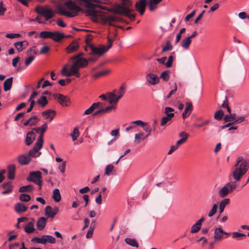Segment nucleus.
<instances>
[{"instance_id": "f257e3e1", "label": "nucleus", "mask_w": 249, "mask_h": 249, "mask_svg": "<svg viewBox=\"0 0 249 249\" xmlns=\"http://www.w3.org/2000/svg\"><path fill=\"white\" fill-rule=\"evenodd\" d=\"M71 60L74 61V62L69 70H68V65H65L61 71V74L67 77L74 75L76 77H80L81 74L79 70L88 66V60L85 58L79 57V55L72 56Z\"/></svg>"}, {"instance_id": "f03ea898", "label": "nucleus", "mask_w": 249, "mask_h": 249, "mask_svg": "<svg viewBox=\"0 0 249 249\" xmlns=\"http://www.w3.org/2000/svg\"><path fill=\"white\" fill-rule=\"evenodd\" d=\"M65 6L72 12L67 11L65 8L61 5L57 7L58 13L61 15L66 16L68 18H73L77 15L79 12H81L82 9L72 0H68L65 2Z\"/></svg>"}, {"instance_id": "7ed1b4c3", "label": "nucleus", "mask_w": 249, "mask_h": 249, "mask_svg": "<svg viewBox=\"0 0 249 249\" xmlns=\"http://www.w3.org/2000/svg\"><path fill=\"white\" fill-rule=\"evenodd\" d=\"M132 4L130 0H122L121 4L117 5L114 9V12L120 15H124L128 17L130 20H134L135 16L131 12L133 11L130 9Z\"/></svg>"}, {"instance_id": "20e7f679", "label": "nucleus", "mask_w": 249, "mask_h": 249, "mask_svg": "<svg viewBox=\"0 0 249 249\" xmlns=\"http://www.w3.org/2000/svg\"><path fill=\"white\" fill-rule=\"evenodd\" d=\"M87 13L89 15L94 17L97 18L99 17V18L101 20L103 23L105 24H108L110 25H112V23L117 20V18L115 16L112 15H99L100 12L94 9V8H88Z\"/></svg>"}, {"instance_id": "39448f33", "label": "nucleus", "mask_w": 249, "mask_h": 249, "mask_svg": "<svg viewBox=\"0 0 249 249\" xmlns=\"http://www.w3.org/2000/svg\"><path fill=\"white\" fill-rule=\"evenodd\" d=\"M235 169L232 172V177L236 181L240 180L249 169L248 162L244 160L240 164H234Z\"/></svg>"}, {"instance_id": "423d86ee", "label": "nucleus", "mask_w": 249, "mask_h": 249, "mask_svg": "<svg viewBox=\"0 0 249 249\" xmlns=\"http://www.w3.org/2000/svg\"><path fill=\"white\" fill-rule=\"evenodd\" d=\"M125 93V88L124 86L122 85L119 90L114 89L112 92H109L107 93V96L109 100V103L110 104L114 103L116 105L119 100L121 99Z\"/></svg>"}, {"instance_id": "0eeeda50", "label": "nucleus", "mask_w": 249, "mask_h": 249, "mask_svg": "<svg viewBox=\"0 0 249 249\" xmlns=\"http://www.w3.org/2000/svg\"><path fill=\"white\" fill-rule=\"evenodd\" d=\"M108 45L107 46L101 45L99 47H95L91 46L90 49L91 50L90 53L98 55L100 56L106 53L112 46L113 40L109 37H107Z\"/></svg>"}, {"instance_id": "6e6552de", "label": "nucleus", "mask_w": 249, "mask_h": 249, "mask_svg": "<svg viewBox=\"0 0 249 249\" xmlns=\"http://www.w3.org/2000/svg\"><path fill=\"white\" fill-rule=\"evenodd\" d=\"M26 179L28 181L33 182L37 185L39 190L41 189L42 180V173L40 171H36L30 172Z\"/></svg>"}, {"instance_id": "1a4fd4ad", "label": "nucleus", "mask_w": 249, "mask_h": 249, "mask_svg": "<svg viewBox=\"0 0 249 249\" xmlns=\"http://www.w3.org/2000/svg\"><path fill=\"white\" fill-rule=\"evenodd\" d=\"M237 187V183L235 181H231L226 184L219 191L218 195L221 198H224L228 194L234 191Z\"/></svg>"}, {"instance_id": "9d476101", "label": "nucleus", "mask_w": 249, "mask_h": 249, "mask_svg": "<svg viewBox=\"0 0 249 249\" xmlns=\"http://www.w3.org/2000/svg\"><path fill=\"white\" fill-rule=\"evenodd\" d=\"M37 50L36 46L30 48L26 52V54L28 57L25 60V65L28 66L35 58L36 55L37 54Z\"/></svg>"}, {"instance_id": "9b49d317", "label": "nucleus", "mask_w": 249, "mask_h": 249, "mask_svg": "<svg viewBox=\"0 0 249 249\" xmlns=\"http://www.w3.org/2000/svg\"><path fill=\"white\" fill-rule=\"evenodd\" d=\"M43 142L36 141L33 148L29 150V155L31 157H37L40 155V152H38L39 150L42 147Z\"/></svg>"}, {"instance_id": "f8f14e48", "label": "nucleus", "mask_w": 249, "mask_h": 249, "mask_svg": "<svg viewBox=\"0 0 249 249\" xmlns=\"http://www.w3.org/2000/svg\"><path fill=\"white\" fill-rule=\"evenodd\" d=\"M48 128L47 124L45 123L42 125L40 127H36L34 128V130L37 133H40V136L38 138L37 141L43 142V134L46 131Z\"/></svg>"}, {"instance_id": "ddd939ff", "label": "nucleus", "mask_w": 249, "mask_h": 249, "mask_svg": "<svg viewBox=\"0 0 249 249\" xmlns=\"http://www.w3.org/2000/svg\"><path fill=\"white\" fill-rule=\"evenodd\" d=\"M146 3V0H140L135 4L136 10L140 13L141 15H142L145 12Z\"/></svg>"}, {"instance_id": "4468645a", "label": "nucleus", "mask_w": 249, "mask_h": 249, "mask_svg": "<svg viewBox=\"0 0 249 249\" xmlns=\"http://www.w3.org/2000/svg\"><path fill=\"white\" fill-rule=\"evenodd\" d=\"M53 96L62 106H68L69 99L67 96L59 93H55Z\"/></svg>"}, {"instance_id": "2eb2a0df", "label": "nucleus", "mask_w": 249, "mask_h": 249, "mask_svg": "<svg viewBox=\"0 0 249 249\" xmlns=\"http://www.w3.org/2000/svg\"><path fill=\"white\" fill-rule=\"evenodd\" d=\"M146 79L147 81L152 85H155L159 82V78L158 75L154 73H148Z\"/></svg>"}, {"instance_id": "dca6fc26", "label": "nucleus", "mask_w": 249, "mask_h": 249, "mask_svg": "<svg viewBox=\"0 0 249 249\" xmlns=\"http://www.w3.org/2000/svg\"><path fill=\"white\" fill-rule=\"evenodd\" d=\"M58 211L59 208L57 207L53 209L50 206H47L45 208V215L48 217L53 218Z\"/></svg>"}, {"instance_id": "f3484780", "label": "nucleus", "mask_w": 249, "mask_h": 249, "mask_svg": "<svg viewBox=\"0 0 249 249\" xmlns=\"http://www.w3.org/2000/svg\"><path fill=\"white\" fill-rule=\"evenodd\" d=\"M37 13L43 16L46 20L51 19L53 16V11L50 9L42 8L41 11H37Z\"/></svg>"}, {"instance_id": "a211bd4d", "label": "nucleus", "mask_w": 249, "mask_h": 249, "mask_svg": "<svg viewBox=\"0 0 249 249\" xmlns=\"http://www.w3.org/2000/svg\"><path fill=\"white\" fill-rule=\"evenodd\" d=\"M103 106V104L100 102L94 103L92 105L87 109H86L84 115H89L93 112V111L97 108H100Z\"/></svg>"}, {"instance_id": "6ab92c4d", "label": "nucleus", "mask_w": 249, "mask_h": 249, "mask_svg": "<svg viewBox=\"0 0 249 249\" xmlns=\"http://www.w3.org/2000/svg\"><path fill=\"white\" fill-rule=\"evenodd\" d=\"M18 162L20 165H27L31 160V158L29 154H23L19 156Z\"/></svg>"}, {"instance_id": "aec40b11", "label": "nucleus", "mask_w": 249, "mask_h": 249, "mask_svg": "<svg viewBox=\"0 0 249 249\" xmlns=\"http://www.w3.org/2000/svg\"><path fill=\"white\" fill-rule=\"evenodd\" d=\"M224 231L222 228H216L214 229L213 238L215 241H220L223 238Z\"/></svg>"}, {"instance_id": "412c9836", "label": "nucleus", "mask_w": 249, "mask_h": 249, "mask_svg": "<svg viewBox=\"0 0 249 249\" xmlns=\"http://www.w3.org/2000/svg\"><path fill=\"white\" fill-rule=\"evenodd\" d=\"M193 110V105L191 103L187 102L184 111L182 113V117L184 119L187 118L191 113Z\"/></svg>"}, {"instance_id": "4be33fe9", "label": "nucleus", "mask_w": 249, "mask_h": 249, "mask_svg": "<svg viewBox=\"0 0 249 249\" xmlns=\"http://www.w3.org/2000/svg\"><path fill=\"white\" fill-rule=\"evenodd\" d=\"M79 48V45L78 42L75 41H72L70 44L67 47L66 52L68 53H71L73 52L76 51Z\"/></svg>"}, {"instance_id": "5701e85b", "label": "nucleus", "mask_w": 249, "mask_h": 249, "mask_svg": "<svg viewBox=\"0 0 249 249\" xmlns=\"http://www.w3.org/2000/svg\"><path fill=\"white\" fill-rule=\"evenodd\" d=\"M46 223H47V219L45 217H40L37 221L36 226H37V229L39 231H41V230H43L46 225Z\"/></svg>"}, {"instance_id": "b1692460", "label": "nucleus", "mask_w": 249, "mask_h": 249, "mask_svg": "<svg viewBox=\"0 0 249 249\" xmlns=\"http://www.w3.org/2000/svg\"><path fill=\"white\" fill-rule=\"evenodd\" d=\"M36 134L33 131L28 132L25 140V143L27 145H30L35 139Z\"/></svg>"}, {"instance_id": "393cba45", "label": "nucleus", "mask_w": 249, "mask_h": 249, "mask_svg": "<svg viewBox=\"0 0 249 249\" xmlns=\"http://www.w3.org/2000/svg\"><path fill=\"white\" fill-rule=\"evenodd\" d=\"M64 37L65 35L64 34L58 32H52L51 39H53L55 42H59Z\"/></svg>"}, {"instance_id": "a878e982", "label": "nucleus", "mask_w": 249, "mask_h": 249, "mask_svg": "<svg viewBox=\"0 0 249 249\" xmlns=\"http://www.w3.org/2000/svg\"><path fill=\"white\" fill-rule=\"evenodd\" d=\"M32 242H36L38 244H45L47 242L46 235H43L41 237H35L31 239Z\"/></svg>"}, {"instance_id": "bb28decb", "label": "nucleus", "mask_w": 249, "mask_h": 249, "mask_svg": "<svg viewBox=\"0 0 249 249\" xmlns=\"http://www.w3.org/2000/svg\"><path fill=\"white\" fill-rule=\"evenodd\" d=\"M2 187L5 189V190L2 192V194L3 195L7 194L12 192L13 186L11 182H4L2 184Z\"/></svg>"}, {"instance_id": "cd10ccee", "label": "nucleus", "mask_w": 249, "mask_h": 249, "mask_svg": "<svg viewBox=\"0 0 249 249\" xmlns=\"http://www.w3.org/2000/svg\"><path fill=\"white\" fill-rule=\"evenodd\" d=\"M13 78L12 77L7 78L3 83V89L5 91L9 90L12 87Z\"/></svg>"}, {"instance_id": "c85d7f7f", "label": "nucleus", "mask_w": 249, "mask_h": 249, "mask_svg": "<svg viewBox=\"0 0 249 249\" xmlns=\"http://www.w3.org/2000/svg\"><path fill=\"white\" fill-rule=\"evenodd\" d=\"M16 166L14 164L10 165L8 168V178L10 179H13L15 178Z\"/></svg>"}, {"instance_id": "c756f323", "label": "nucleus", "mask_w": 249, "mask_h": 249, "mask_svg": "<svg viewBox=\"0 0 249 249\" xmlns=\"http://www.w3.org/2000/svg\"><path fill=\"white\" fill-rule=\"evenodd\" d=\"M27 208L25 205L21 203H17L15 206V210L18 213L25 212Z\"/></svg>"}, {"instance_id": "7c9ffc66", "label": "nucleus", "mask_w": 249, "mask_h": 249, "mask_svg": "<svg viewBox=\"0 0 249 249\" xmlns=\"http://www.w3.org/2000/svg\"><path fill=\"white\" fill-rule=\"evenodd\" d=\"M35 229L34 227V223L33 221L29 222L24 227V231L28 233H31L34 231Z\"/></svg>"}, {"instance_id": "2f4dec72", "label": "nucleus", "mask_w": 249, "mask_h": 249, "mask_svg": "<svg viewBox=\"0 0 249 249\" xmlns=\"http://www.w3.org/2000/svg\"><path fill=\"white\" fill-rule=\"evenodd\" d=\"M230 200L229 198H225L221 201L219 204V214L222 213L226 205L229 204Z\"/></svg>"}, {"instance_id": "473e14b6", "label": "nucleus", "mask_w": 249, "mask_h": 249, "mask_svg": "<svg viewBox=\"0 0 249 249\" xmlns=\"http://www.w3.org/2000/svg\"><path fill=\"white\" fill-rule=\"evenodd\" d=\"M174 116V113H170V114H168V116L163 117L160 122V126H162L165 125L166 123L170 121Z\"/></svg>"}, {"instance_id": "72a5a7b5", "label": "nucleus", "mask_w": 249, "mask_h": 249, "mask_svg": "<svg viewBox=\"0 0 249 249\" xmlns=\"http://www.w3.org/2000/svg\"><path fill=\"white\" fill-rule=\"evenodd\" d=\"M53 198L56 202L60 201L61 200V195L58 189H55L53 191Z\"/></svg>"}, {"instance_id": "f704fd0d", "label": "nucleus", "mask_w": 249, "mask_h": 249, "mask_svg": "<svg viewBox=\"0 0 249 249\" xmlns=\"http://www.w3.org/2000/svg\"><path fill=\"white\" fill-rule=\"evenodd\" d=\"M34 186L32 185H28L23 186L19 188V192L24 193V192H30L34 190Z\"/></svg>"}, {"instance_id": "c9c22d12", "label": "nucleus", "mask_w": 249, "mask_h": 249, "mask_svg": "<svg viewBox=\"0 0 249 249\" xmlns=\"http://www.w3.org/2000/svg\"><path fill=\"white\" fill-rule=\"evenodd\" d=\"M191 43V40L189 39V37L184 38L181 41V46L184 49H188Z\"/></svg>"}, {"instance_id": "e433bc0d", "label": "nucleus", "mask_w": 249, "mask_h": 249, "mask_svg": "<svg viewBox=\"0 0 249 249\" xmlns=\"http://www.w3.org/2000/svg\"><path fill=\"white\" fill-rule=\"evenodd\" d=\"M37 103L41 107H43L48 103V101L45 96L42 95L37 100Z\"/></svg>"}, {"instance_id": "4c0bfd02", "label": "nucleus", "mask_w": 249, "mask_h": 249, "mask_svg": "<svg viewBox=\"0 0 249 249\" xmlns=\"http://www.w3.org/2000/svg\"><path fill=\"white\" fill-rule=\"evenodd\" d=\"M125 241L127 244L132 247H136L137 248L139 247L137 241L134 239L127 238L125 239Z\"/></svg>"}, {"instance_id": "58836bf2", "label": "nucleus", "mask_w": 249, "mask_h": 249, "mask_svg": "<svg viewBox=\"0 0 249 249\" xmlns=\"http://www.w3.org/2000/svg\"><path fill=\"white\" fill-rule=\"evenodd\" d=\"M80 1L84 2L86 4V7L87 8H94L95 6H91L90 5H97V4H94L92 2H95L99 3L100 0H80Z\"/></svg>"}, {"instance_id": "ea45409f", "label": "nucleus", "mask_w": 249, "mask_h": 249, "mask_svg": "<svg viewBox=\"0 0 249 249\" xmlns=\"http://www.w3.org/2000/svg\"><path fill=\"white\" fill-rule=\"evenodd\" d=\"M52 34V32L44 31L39 33V37L43 38H51Z\"/></svg>"}, {"instance_id": "a19ab883", "label": "nucleus", "mask_w": 249, "mask_h": 249, "mask_svg": "<svg viewBox=\"0 0 249 249\" xmlns=\"http://www.w3.org/2000/svg\"><path fill=\"white\" fill-rule=\"evenodd\" d=\"M236 116V115L234 113L227 114L225 116L224 120L225 122H234L235 121Z\"/></svg>"}, {"instance_id": "79ce46f5", "label": "nucleus", "mask_w": 249, "mask_h": 249, "mask_svg": "<svg viewBox=\"0 0 249 249\" xmlns=\"http://www.w3.org/2000/svg\"><path fill=\"white\" fill-rule=\"evenodd\" d=\"M109 72H110V71L108 70H103L102 71H99V72H98L95 73L93 75V77H94V78H98L100 77H101L104 75H106L108 73H109Z\"/></svg>"}, {"instance_id": "37998d69", "label": "nucleus", "mask_w": 249, "mask_h": 249, "mask_svg": "<svg viewBox=\"0 0 249 249\" xmlns=\"http://www.w3.org/2000/svg\"><path fill=\"white\" fill-rule=\"evenodd\" d=\"M80 134L79 130L77 127H75L73 129V132L72 133L70 134V136L71 137L72 141H75L76 140L77 138L79 137Z\"/></svg>"}, {"instance_id": "c03bdc74", "label": "nucleus", "mask_w": 249, "mask_h": 249, "mask_svg": "<svg viewBox=\"0 0 249 249\" xmlns=\"http://www.w3.org/2000/svg\"><path fill=\"white\" fill-rule=\"evenodd\" d=\"M14 46L18 52H22L24 49L22 41L14 43Z\"/></svg>"}, {"instance_id": "a18cd8bd", "label": "nucleus", "mask_w": 249, "mask_h": 249, "mask_svg": "<svg viewBox=\"0 0 249 249\" xmlns=\"http://www.w3.org/2000/svg\"><path fill=\"white\" fill-rule=\"evenodd\" d=\"M201 226L199 225L196 222L192 226L191 229V233H196L201 229Z\"/></svg>"}, {"instance_id": "49530a36", "label": "nucleus", "mask_w": 249, "mask_h": 249, "mask_svg": "<svg viewBox=\"0 0 249 249\" xmlns=\"http://www.w3.org/2000/svg\"><path fill=\"white\" fill-rule=\"evenodd\" d=\"M223 116V111L221 109H220L215 112L214 115V118L215 119L217 120H221L222 119Z\"/></svg>"}, {"instance_id": "de8ad7c7", "label": "nucleus", "mask_w": 249, "mask_h": 249, "mask_svg": "<svg viewBox=\"0 0 249 249\" xmlns=\"http://www.w3.org/2000/svg\"><path fill=\"white\" fill-rule=\"evenodd\" d=\"M19 199L21 201L28 202L31 199V196L28 194H21L19 196Z\"/></svg>"}, {"instance_id": "09e8293b", "label": "nucleus", "mask_w": 249, "mask_h": 249, "mask_svg": "<svg viewBox=\"0 0 249 249\" xmlns=\"http://www.w3.org/2000/svg\"><path fill=\"white\" fill-rule=\"evenodd\" d=\"M142 127L143 128V130L147 133V136H149L151 134L152 129L148 123L144 122V124H142Z\"/></svg>"}, {"instance_id": "8fccbe9b", "label": "nucleus", "mask_w": 249, "mask_h": 249, "mask_svg": "<svg viewBox=\"0 0 249 249\" xmlns=\"http://www.w3.org/2000/svg\"><path fill=\"white\" fill-rule=\"evenodd\" d=\"M51 114H53V116H54L55 111L52 109H48L42 113V115L45 117L46 119H48L50 117Z\"/></svg>"}, {"instance_id": "3c124183", "label": "nucleus", "mask_w": 249, "mask_h": 249, "mask_svg": "<svg viewBox=\"0 0 249 249\" xmlns=\"http://www.w3.org/2000/svg\"><path fill=\"white\" fill-rule=\"evenodd\" d=\"M173 48L172 45L170 41H167L165 45L162 47V52H165L171 51Z\"/></svg>"}, {"instance_id": "603ef678", "label": "nucleus", "mask_w": 249, "mask_h": 249, "mask_svg": "<svg viewBox=\"0 0 249 249\" xmlns=\"http://www.w3.org/2000/svg\"><path fill=\"white\" fill-rule=\"evenodd\" d=\"M217 205L216 204H214L213 205L212 208L210 210L208 213V215L209 217L213 216L217 212Z\"/></svg>"}, {"instance_id": "864d4df0", "label": "nucleus", "mask_w": 249, "mask_h": 249, "mask_svg": "<svg viewBox=\"0 0 249 249\" xmlns=\"http://www.w3.org/2000/svg\"><path fill=\"white\" fill-rule=\"evenodd\" d=\"M112 105L109 106H107L106 107L103 108L104 113H107L112 110H115L116 108V105L114 103L111 104Z\"/></svg>"}, {"instance_id": "5fc2aeb1", "label": "nucleus", "mask_w": 249, "mask_h": 249, "mask_svg": "<svg viewBox=\"0 0 249 249\" xmlns=\"http://www.w3.org/2000/svg\"><path fill=\"white\" fill-rule=\"evenodd\" d=\"M114 169V166L112 164L107 165L105 169V175L109 176Z\"/></svg>"}, {"instance_id": "6e6d98bb", "label": "nucleus", "mask_w": 249, "mask_h": 249, "mask_svg": "<svg viewBox=\"0 0 249 249\" xmlns=\"http://www.w3.org/2000/svg\"><path fill=\"white\" fill-rule=\"evenodd\" d=\"M160 78L163 79L164 81L166 82L168 81L169 79V75L168 72L167 71H163L160 75Z\"/></svg>"}, {"instance_id": "4d7b16f0", "label": "nucleus", "mask_w": 249, "mask_h": 249, "mask_svg": "<svg viewBox=\"0 0 249 249\" xmlns=\"http://www.w3.org/2000/svg\"><path fill=\"white\" fill-rule=\"evenodd\" d=\"M33 118V119L31 120V121L30 122V126L36 125L37 122L39 121V119L36 115L32 116L30 118Z\"/></svg>"}, {"instance_id": "13d9d810", "label": "nucleus", "mask_w": 249, "mask_h": 249, "mask_svg": "<svg viewBox=\"0 0 249 249\" xmlns=\"http://www.w3.org/2000/svg\"><path fill=\"white\" fill-rule=\"evenodd\" d=\"M173 59H174V57L172 55H171L168 57V60H167L166 63H165V66L167 68H170L171 67V66L172 65L173 61Z\"/></svg>"}, {"instance_id": "bf43d9fd", "label": "nucleus", "mask_w": 249, "mask_h": 249, "mask_svg": "<svg viewBox=\"0 0 249 249\" xmlns=\"http://www.w3.org/2000/svg\"><path fill=\"white\" fill-rule=\"evenodd\" d=\"M20 36V35L18 33H8L5 35V37L8 38H14Z\"/></svg>"}, {"instance_id": "052dcab7", "label": "nucleus", "mask_w": 249, "mask_h": 249, "mask_svg": "<svg viewBox=\"0 0 249 249\" xmlns=\"http://www.w3.org/2000/svg\"><path fill=\"white\" fill-rule=\"evenodd\" d=\"M46 238L47 242L49 243L54 244L56 241L55 238L53 236L46 235Z\"/></svg>"}, {"instance_id": "680f3d73", "label": "nucleus", "mask_w": 249, "mask_h": 249, "mask_svg": "<svg viewBox=\"0 0 249 249\" xmlns=\"http://www.w3.org/2000/svg\"><path fill=\"white\" fill-rule=\"evenodd\" d=\"M196 13V10H194L193 11L191 12V13L187 15L186 16V17H185V21H186V22L188 21L191 18H193L195 16Z\"/></svg>"}, {"instance_id": "e2e57ef3", "label": "nucleus", "mask_w": 249, "mask_h": 249, "mask_svg": "<svg viewBox=\"0 0 249 249\" xmlns=\"http://www.w3.org/2000/svg\"><path fill=\"white\" fill-rule=\"evenodd\" d=\"M245 118L244 116H240L237 117L236 116L235 121L233 122L232 124H240L243 122Z\"/></svg>"}, {"instance_id": "0e129e2a", "label": "nucleus", "mask_w": 249, "mask_h": 249, "mask_svg": "<svg viewBox=\"0 0 249 249\" xmlns=\"http://www.w3.org/2000/svg\"><path fill=\"white\" fill-rule=\"evenodd\" d=\"M174 109L171 107H165L164 109V112L168 116V114H170V113H174Z\"/></svg>"}, {"instance_id": "69168bd1", "label": "nucleus", "mask_w": 249, "mask_h": 249, "mask_svg": "<svg viewBox=\"0 0 249 249\" xmlns=\"http://www.w3.org/2000/svg\"><path fill=\"white\" fill-rule=\"evenodd\" d=\"M97 110L93 113V116H96L99 114H105L102 107L100 108H97Z\"/></svg>"}, {"instance_id": "338daca9", "label": "nucleus", "mask_w": 249, "mask_h": 249, "mask_svg": "<svg viewBox=\"0 0 249 249\" xmlns=\"http://www.w3.org/2000/svg\"><path fill=\"white\" fill-rule=\"evenodd\" d=\"M49 47L47 46H44L41 48L40 51V54H44L47 53L49 51Z\"/></svg>"}, {"instance_id": "774afa93", "label": "nucleus", "mask_w": 249, "mask_h": 249, "mask_svg": "<svg viewBox=\"0 0 249 249\" xmlns=\"http://www.w3.org/2000/svg\"><path fill=\"white\" fill-rule=\"evenodd\" d=\"M66 163L65 161H64L59 166V169L60 170V172L62 173L65 172V169H66Z\"/></svg>"}]
</instances>
